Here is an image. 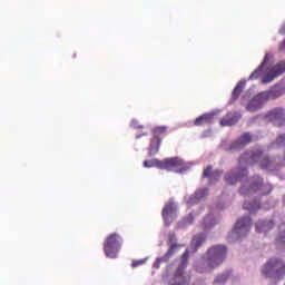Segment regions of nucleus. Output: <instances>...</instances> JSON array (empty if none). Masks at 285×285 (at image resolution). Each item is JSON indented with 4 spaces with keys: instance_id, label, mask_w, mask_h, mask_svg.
<instances>
[{
    "instance_id": "1",
    "label": "nucleus",
    "mask_w": 285,
    "mask_h": 285,
    "mask_svg": "<svg viewBox=\"0 0 285 285\" xmlns=\"http://www.w3.org/2000/svg\"><path fill=\"white\" fill-rule=\"evenodd\" d=\"M228 249L225 245H216L207 250L206 261L197 267L198 273H210L215 271L226 259Z\"/></svg>"
},
{
    "instance_id": "21",
    "label": "nucleus",
    "mask_w": 285,
    "mask_h": 285,
    "mask_svg": "<svg viewBox=\"0 0 285 285\" xmlns=\"http://www.w3.org/2000/svg\"><path fill=\"white\" fill-rule=\"evenodd\" d=\"M206 242V234H198L193 237L190 243L191 253H197L199 246H202Z\"/></svg>"
},
{
    "instance_id": "3",
    "label": "nucleus",
    "mask_w": 285,
    "mask_h": 285,
    "mask_svg": "<svg viewBox=\"0 0 285 285\" xmlns=\"http://www.w3.org/2000/svg\"><path fill=\"white\" fill-rule=\"evenodd\" d=\"M257 190H262L261 195H271L273 190V186L266 184L264 185V179L259 176H254L250 181H244L239 189L240 195H253V193H257Z\"/></svg>"
},
{
    "instance_id": "18",
    "label": "nucleus",
    "mask_w": 285,
    "mask_h": 285,
    "mask_svg": "<svg viewBox=\"0 0 285 285\" xmlns=\"http://www.w3.org/2000/svg\"><path fill=\"white\" fill-rule=\"evenodd\" d=\"M208 196V189H198L194 195L189 197L187 200L188 206H193L194 204H199L204 197Z\"/></svg>"
},
{
    "instance_id": "32",
    "label": "nucleus",
    "mask_w": 285,
    "mask_h": 285,
    "mask_svg": "<svg viewBox=\"0 0 285 285\" xmlns=\"http://www.w3.org/2000/svg\"><path fill=\"white\" fill-rule=\"evenodd\" d=\"M193 222H195V217L193 216V214H189V215L185 218V224H193Z\"/></svg>"
},
{
    "instance_id": "35",
    "label": "nucleus",
    "mask_w": 285,
    "mask_h": 285,
    "mask_svg": "<svg viewBox=\"0 0 285 285\" xmlns=\"http://www.w3.org/2000/svg\"><path fill=\"white\" fill-rule=\"evenodd\" d=\"M244 159H247V157L246 156L240 157L239 164H242V161H244Z\"/></svg>"
},
{
    "instance_id": "6",
    "label": "nucleus",
    "mask_w": 285,
    "mask_h": 285,
    "mask_svg": "<svg viewBox=\"0 0 285 285\" xmlns=\"http://www.w3.org/2000/svg\"><path fill=\"white\" fill-rule=\"evenodd\" d=\"M124 243V238L117 233H111L107 236L104 243V252L106 257H110V259L117 258V254L121 250V244Z\"/></svg>"
},
{
    "instance_id": "24",
    "label": "nucleus",
    "mask_w": 285,
    "mask_h": 285,
    "mask_svg": "<svg viewBox=\"0 0 285 285\" xmlns=\"http://www.w3.org/2000/svg\"><path fill=\"white\" fill-rule=\"evenodd\" d=\"M244 88H246V81H238L232 92V101H237L239 99V95L244 92Z\"/></svg>"
},
{
    "instance_id": "5",
    "label": "nucleus",
    "mask_w": 285,
    "mask_h": 285,
    "mask_svg": "<svg viewBox=\"0 0 285 285\" xmlns=\"http://www.w3.org/2000/svg\"><path fill=\"white\" fill-rule=\"evenodd\" d=\"M262 273L271 279H282L285 277V263L279 258H272L264 265Z\"/></svg>"
},
{
    "instance_id": "27",
    "label": "nucleus",
    "mask_w": 285,
    "mask_h": 285,
    "mask_svg": "<svg viewBox=\"0 0 285 285\" xmlns=\"http://www.w3.org/2000/svg\"><path fill=\"white\" fill-rule=\"evenodd\" d=\"M243 208L245 210H249V213H255V210H259V203L258 202H254V203L245 202L243 204Z\"/></svg>"
},
{
    "instance_id": "2",
    "label": "nucleus",
    "mask_w": 285,
    "mask_h": 285,
    "mask_svg": "<svg viewBox=\"0 0 285 285\" xmlns=\"http://www.w3.org/2000/svg\"><path fill=\"white\" fill-rule=\"evenodd\" d=\"M145 168H160V170H175V173H184L186 168L184 167V160L179 158H166L164 160L154 159L151 161H144Z\"/></svg>"
},
{
    "instance_id": "17",
    "label": "nucleus",
    "mask_w": 285,
    "mask_h": 285,
    "mask_svg": "<svg viewBox=\"0 0 285 285\" xmlns=\"http://www.w3.org/2000/svg\"><path fill=\"white\" fill-rule=\"evenodd\" d=\"M268 118L275 124V126H282L284 124V109L276 108L269 111Z\"/></svg>"
},
{
    "instance_id": "23",
    "label": "nucleus",
    "mask_w": 285,
    "mask_h": 285,
    "mask_svg": "<svg viewBox=\"0 0 285 285\" xmlns=\"http://www.w3.org/2000/svg\"><path fill=\"white\" fill-rule=\"evenodd\" d=\"M275 226V223L273 220H258L256 223V230L257 233H268L271 228Z\"/></svg>"
},
{
    "instance_id": "30",
    "label": "nucleus",
    "mask_w": 285,
    "mask_h": 285,
    "mask_svg": "<svg viewBox=\"0 0 285 285\" xmlns=\"http://www.w3.org/2000/svg\"><path fill=\"white\" fill-rule=\"evenodd\" d=\"M276 144L277 146H285V134H282L276 138Z\"/></svg>"
},
{
    "instance_id": "4",
    "label": "nucleus",
    "mask_w": 285,
    "mask_h": 285,
    "mask_svg": "<svg viewBox=\"0 0 285 285\" xmlns=\"http://www.w3.org/2000/svg\"><path fill=\"white\" fill-rule=\"evenodd\" d=\"M278 97H282V90L277 88L263 91L248 102L246 110H248V112H255V110H259V108H262L266 101H269V99H277Z\"/></svg>"
},
{
    "instance_id": "29",
    "label": "nucleus",
    "mask_w": 285,
    "mask_h": 285,
    "mask_svg": "<svg viewBox=\"0 0 285 285\" xmlns=\"http://www.w3.org/2000/svg\"><path fill=\"white\" fill-rule=\"evenodd\" d=\"M188 257H190V250L186 249L181 255V262L178 266H183L184 269L188 266Z\"/></svg>"
},
{
    "instance_id": "26",
    "label": "nucleus",
    "mask_w": 285,
    "mask_h": 285,
    "mask_svg": "<svg viewBox=\"0 0 285 285\" xmlns=\"http://www.w3.org/2000/svg\"><path fill=\"white\" fill-rule=\"evenodd\" d=\"M279 235L276 238V245L277 246H285V223H283L282 225H279Z\"/></svg>"
},
{
    "instance_id": "31",
    "label": "nucleus",
    "mask_w": 285,
    "mask_h": 285,
    "mask_svg": "<svg viewBox=\"0 0 285 285\" xmlns=\"http://www.w3.org/2000/svg\"><path fill=\"white\" fill-rule=\"evenodd\" d=\"M146 264V261L140 259V261H132L131 266L132 268H137V266H144Z\"/></svg>"
},
{
    "instance_id": "9",
    "label": "nucleus",
    "mask_w": 285,
    "mask_h": 285,
    "mask_svg": "<svg viewBox=\"0 0 285 285\" xmlns=\"http://www.w3.org/2000/svg\"><path fill=\"white\" fill-rule=\"evenodd\" d=\"M285 72V61H279L274 67H272L267 73L262 78V83H271L277 77L284 75Z\"/></svg>"
},
{
    "instance_id": "33",
    "label": "nucleus",
    "mask_w": 285,
    "mask_h": 285,
    "mask_svg": "<svg viewBox=\"0 0 285 285\" xmlns=\"http://www.w3.org/2000/svg\"><path fill=\"white\" fill-rule=\"evenodd\" d=\"M132 128L139 129V128H144V126H140L137 124V121H132Z\"/></svg>"
},
{
    "instance_id": "11",
    "label": "nucleus",
    "mask_w": 285,
    "mask_h": 285,
    "mask_svg": "<svg viewBox=\"0 0 285 285\" xmlns=\"http://www.w3.org/2000/svg\"><path fill=\"white\" fill-rule=\"evenodd\" d=\"M184 266H178L174 276L169 279V285H190V275L184 272Z\"/></svg>"
},
{
    "instance_id": "8",
    "label": "nucleus",
    "mask_w": 285,
    "mask_h": 285,
    "mask_svg": "<svg viewBox=\"0 0 285 285\" xmlns=\"http://www.w3.org/2000/svg\"><path fill=\"white\" fill-rule=\"evenodd\" d=\"M166 127H156L154 129V137L150 140V145L148 148V155L149 157H153V155H157L159 153V147L161 146V139L163 137H166Z\"/></svg>"
},
{
    "instance_id": "19",
    "label": "nucleus",
    "mask_w": 285,
    "mask_h": 285,
    "mask_svg": "<svg viewBox=\"0 0 285 285\" xmlns=\"http://www.w3.org/2000/svg\"><path fill=\"white\" fill-rule=\"evenodd\" d=\"M213 119H215V112L203 114L195 119L194 126H206V124H212Z\"/></svg>"
},
{
    "instance_id": "25",
    "label": "nucleus",
    "mask_w": 285,
    "mask_h": 285,
    "mask_svg": "<svg viewBox=\"0 0 285 285\" xmlns=\"http://www.w3.org/2000/svg\"><path fill=\"white\" fill-rule=\"evenodd\" d=\"M215 224H217V222L215 220V217H213V215H207L203 220V227L205 230H210V228H213Z\"/></svg>"
},
{
    "instance_id": "13",
    "label": "nucleus",
    "mask_w": 285,
    "mask_h": 285,
    "mask_svg": "<svg viewBox=\"0 0 285 285\" xmlns=\"http://www.w3.org/2000/svg\"><path fill=\"white\" fill-rule=\"evenodd\" d=\"M175 213H177V206H175V203H168L164 206L161 216L166 226H170L173 224Z\"/></svg>"
},
{
    "instance_id": "34",
    "label": "nucleus",
    "mask_w": 285,
    "mask_h": 285,
    "mask_svg": "<svg viewBox=\"0 0 285 285\" xmlns=\"http://www.w3.org/2000/svg\"><path fill=\"white\" fill-rule=\"evenodd\" d=\"M279 35H285V24L279 29Z\"/></svg>"
},
{
    "instance_id": "37",
    "label": "nucleus",
    "mask_w": 285,
    "mask_h": 285,
    "mask_svg": "<svg viewBox=\"0 0 285 285\" xmlns=\"http://www.w3.org/2000/svg\"><path fill=\"white\" fill-rule=\"evenodd\" d=\"M173 237H175V235L171 236L170 242H173Z\"/></svg>"
},
{
    "instance_id": "7",
    "label": "nucleus",
    "mask_w": 285,
    "mask_h": 285,
    "mask_svg": "<svg viewBox=\"0 0 285 285\" xmlns=\"http://www.w3.org/2000/svg\"><path fill=\"white\" fill-rule=\"evenodd\" d=\"M249 164H259L263 170H275V168H277L275 161L271 160V158L264 155V153L259 149L249 155Z\"/></svg>"
},
{
    "instance_id": "28",
    "label": "nucleus",
    "mask_w": 285,
    "mask_h": 285,
    "mask_svg": "<svg viewBox=\"0 0 285 285\" xmlns=\"http://www.w3.org/2000/svg\"><path fill=\"white\" fill-rule=\"evenodd\" d=\"M228 277H230V272H225L214 279V284H226Z\"/></svg>"
},
{
    "instance_id": "14",
    "label": "nucleus",
    "mask_w": 285,
    "mask_h": 285,
    "mask_svg": "<svg viewBox=\"0 0 285 285\" xmlns=\"http://www.w3.org/2000/svg\"><path fill=\"white\" fill-rule=\"evenodd\" d=\"M253 141V136L248 132L243 134L238 139L230 144L229 150H242L245 146H248Z\"/></svg>"
},
{
    "instance_id": "20",
    "label": "nucleus",
    "mask_w": 285,
    "mask_h": 285,
    "mask_svg": "<svg viewBox=\"0 0 285 285\" xmlns=\"http://www.w3.org/2000/svg\"><path fill=\"white\" fill-rule=\"evenodd\" d=\"M268 61H271V55L266 53L261 66L250 73L249 79H259V76L264 75V66H266Z\"/></svg>"
},
{
    "instance_id": "15",
    "label": "nucleus",
    "mask_w": 285,
    "mask_h": 285,
    "mask_svg": "<svg viewBox=\"0 0 285 285\" xmlns=\"http://www.w3.org/2000/svg\"><path fill=\"white\" fill-rule=\"evenodd\" d=\"M179 245H177V243H173L169 247V249L166 252V254L160 257V258H157L155 262H154V268L158 269L160 268L161 266V263H166L168 262V259H170V257H173V255H175V249L178 247Z\"/></svg>"
},
{
    "instance_id": "10",
    "label": "nucleus",
    "mask_w": 285,
    "mask_h": 285,
    "mask_svg": "<svg viewBox=\"0 0 285 285\" xmlns=\"http://www.w3.org/2000/svg\"><path fill=\"white\" fill-rule=\"evenodd\" d=\"M250 226H253L250 217H243L237 220L232 233H234V235H239V237H244L246 234L250 233Z\"/></svg>"
},
{
    "instance_id": "12",
    "label": "nucleus",
    "mask_w": 285,
    "mask_h": 285,
    "mask_svg": "<svg viewBox=\"0 0 285 285\" xmlns=\"http://www.w3.org/2000/svg\"><path fill=\"white\" fill-rule=\"evenodd\" d=\"M245 177H248V170L246 168H237L225 175V181L229 186H234L237 181L244 180Z\"/></svg>"
},
{
    "instance_id": "22",
    "label": "nucleus",
    "mask_w": 285,
    "mask_h": 285,
    "mask_svg": "<svg viewBox=\"0 0 285 285\" xmlns=\"http://www.w3.org/2000/svg\"><path fill=\"white\" fill-rule=\"evenodd\" d=\"M224 174L223 170H213V166H207V168L203 171V177H209L210 181L219 179L222 175Z\"/></svg>"
},
{
    "instance_id": "16",
    "label": "nucleus",
    "mask_w": 285,
    "mask_h": 285,
    "mask_svg": "<svg viewBox=\"0 0 285 285\" xmlns=\"http://www.w3.org/2000/svg\"><path fill=\"white\" fill-rule=\"evenodd\" d=\"M242 119V115L239 112H228L225 117L220 119V126H235L237 121Z\"/></svg>"
},
{
    "instance_id": "36",
    "label": "nucleus",
    "mask_w": 285,
    "mask_h": 285,
    "mask_svg": "<svg viewBox=\"0 0 285 285\" xmlns=\"http://www.w3.org/2000/svg\"><path fill=\"white\" fill-rule=\"evenodd\" d=\"M139 137H141V135L136 136V139H139Z\"/></svg>"
}]
</instances>
